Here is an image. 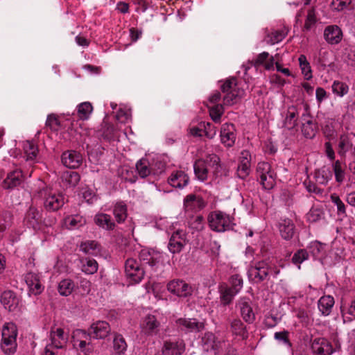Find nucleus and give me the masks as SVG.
I'll list each match as a JSON object with an SVG mask.
<instances>
[{
	"label": "nucleus",
	"mask_w": 355,
	"mask_h": 355,
	"mask_svg": "<svg viewBox=\"0 0 355 355\" xmlns=\"http://www.w3.org/2000/svg\"><path fill=\"white\" fill-rule=\"evenodd\" d=\"M317 21L315 10L314 8L309 9L305 20L304 31H309Z\"/></svg>",
	"instance_id": "obj_61"
},
{
	"label": "nucleus",
	"mask_w": 355,
	"mask_h": 355,
	"mask_svg": "<svg viewBox=\"0 0 355 355\" xmlns=\"http://www.w3.org/2000/svg\"><path fill=\"white\" fill-rule=\"evenodd\" d=\"M110 331L111 328L108 322L98 320L91 324L87 334L83 330H79L78 334H81L82 338H85L90 337L95 339H104L110 334Z\"/></svg>",
	"instance_id": "obj_7"
},
{
	"label": "nucleus",
	"mask_w": 355,
	"mask_h": 355,
	"mask_svg": "<svg viewBox=\"0 0 355 355\" xmlns=\"http://www.w3.org/2000/svg\"><path fill=\"white\" fill-rule=\"evenodd\" d=\"M19 297L12 291H6L1 294V303L10 312H19Z\"/></svg>",
	"instance_id": "obj_17"
},
{
	"label": "nucleus",
	"mask_w": 355,
	"mask_h": 355,
	"mask_svg": "<svg viewBox=\"0 0 355 355\" xmlns=\"http://www.w3.org/2000/svg\"><path fill=\"white\" fill-rule=\"evenodd\" d=\"M194 175L197 180L200 182H205L208 178V168L206 161L202 159L196 160L193 164Z\"/></svg>",
	"instance_id": "obj_35"
},
{
	"label": "nucleus",
	"mask_w": 355,
	"mask_h": 355,
	"mask_svg": "<svg viewBox=\"0 0 355 355\" xmlns=\"http://www.w3.org/2000/svg\"><path fill=\"white\" fill-rule=\"evenodd\" d=\"M168 182L173 187L183 189L189 184V177L183 171H175L168 177Z\"/></svg>",
	"instance_id": "obj_27"
},
{
	"label": "nucleus",
	"mask_w": 355,
	"mask_h": 355,
	"mask_svg": "<svg viewBox=\"0 0 355 355\" xmlns=\"http://www.w3.org/2000/svg\"><path fill=\"white\" fill-rule=\"evenodd\" d=\"M113 350L114 354H125L127 351L128 344L125 338L117 332H113Z\"/></svg>",
	"instance_id": "obj_36"
},
{
	"label": "nucleus",
	"mask_w": 355,
	"mask_h": 355,
	"mask_svg": "<svg viewBox=\"0 0 355 355\" xmlns=\"http://www.w3.org/2000/svg\"><path fill=\"white\" fill-rule=\"evenodd\" d=\"M24 182L23 173L21 169H15L8 173L6 179L1 186L4 189H13L20 186Z\"/></svg>",
	"instance_id": "obj_19"
},
{
	"label": "nucleus",
	"mask_w": 355,
	"mask_h": 355,
	"mask_svg": "<svg viewBox=\"0 0 355 355\" xmlns=\"http://www.w3.org/2000/svg\"><path fill=\"white\" fill-rule=\"evenodd\" d=\"M166 287L168 292L182 298L191 296L193 292V288L189 284L179 279L170 281Z\"/></svg>",
	"instance_id": "obj_11"
},
{
	"label": "nucleus",
	"mask_w": 355,
	"mask_h": 355,
	"mask_svg": "<svg viewBox=\"0 0 355 355\" xmlns=\"http://www.w3.org/2000/svg\"><path fill=\"white\" fill-rule=\"evenodd\" d=\"M230 286L228 288L234 291V293H239L243 286L242 277L239 274L233 275L230 278Z\"/></svg>",
	"instance_id": "obj_57"
},
{
	"label": "nucleus",
	"mask_w": 355,
	"mask_h": 355,
	"mask_svg": "<svg viewBox=\"0 0 355 355\" xmlns=\"http://www.w3.org/2000/svg\"><path fill=\"white\" fill-rule=\"evenodd\" d=\"M209 115L215 123H218L224 112L223 105L222 104H216L209 107Z\"/></svg>",
	"instance_id": "obj_59"
},
{
	"label": "nucleus",
	"mask_w": 355,
	"mask_h": 355,
	"mask_svg": "<svg viewBox=\"0 0 355 355\" xmlns=\"http://www.w3.org/2000/svg\"><path fill=\"white\" fill-rule=\"evenodd\" d=\"M248 273L250 281L254 284H260L269 280L270 277L277 278L280 273V269L272 259L267 258L252 262Z\"/></svg>",
	"instance_id": "obj_1"
},
{
	"label": "nucleus",
	"mask_w": 355,
	"mask_h": 355,
	"mask_svg": "<svg viewBox=\"0 0 355 355\" xmlns=\"http://www.w3.org/2000/svg\"><path fill=\"white\" fill-rule=\"evenodd\" d=\"M115 220L118 223H123L128 217V207L126 204L123 202H117L113 206L112 210Z\"/></svg>",
	"instance_id": "obj_37"
},
{
	"label": "nucleus",
	"mask_w": 355,
	"mask_h": 355,
	"mask_svg": "<svg viewBox=\"0 0 355 355\" xmlns=\"http://www.w3.org/2000/svg\"><path fill=\"white\" fill-rule=\"evenodd\" d=\"M223 345H225V340L218 339L214 334L210 331L205 332L200 340V346L203 351L213 352L215 355L220 354Z\"/></svg>",
	"instance_id": "obj_9"
},
{
	"label": "nucleus",
	"mask_w": 355,
	"mask_h": 355,
	"mask_svg": "<svg viewBox=\"0 0 355 355\" xmlns=\"http://www.w3.org/2000/svg\"><path fill=\"white\" fill-rule=\"evenodd\" d=\"M278 229L282 238L286 241L292 239L295 232V225L290 218H281Z\"/></svg>",
	"instance_id": "obj_24"
},
{
	"label": "nucleus",
	"mask_w": 355,
	"mask_h": 355,
	"mask_svg": "<svg viewBox=\"0 0 355 355\" xmlns=\"http://www.w3.org/2000/svg\"><path fill=\"white\" fill-rule=\"evenodd\" d=\"M337 152L342 158H345L348 152L355 156V134L350 132L340 135Z\"/></svg>",
	"instance_id": "obj_12"
},
{
	"label": "nucleus",
	"mask_w": 355,
	"mask_h": 355,
	"mask_svg": "<svg viewBox=\"0 0 355 355\" xmlns=\"http://www.w3.org/2000/svg\"><path fill=\"white\" fill-rule=\"evenodd\" d=\"M125 272L129 280L135 284L139 283L144 277L145 272L136 259L130 258L125 262Z\"/></svg>",
	"instance_id": "obj_10"
},
{
	"label": "nucleus",
	"mask_w": 355,
	"mask_h": 355,
	"mask_svg": "<svg viewBox=\"0 0 355 355\" xmlns=\"http://www.w3.org/2000/svg\"><path fill=\"white\" fill-rule=\"evenodd\" d=\"M306 218L309 223H316L324 218V212L322 208L313 206L306 214Z\"/></svg>",
	"instance_id": "obj_46"
},
{
	"label": "nucleus",
	"mask_w": 355,
	"mask_h": 355,
	"mask_svg": "<svg viewBox=\"0 0 355 355\" xmlns=\"http://www.w3.org/2000/svg\"><path fill=\"white\" fill-rule=\"evenodd\" d=\"M95 225L106 231L115 229L116 224L110 215L102 212L97 213L94 217Z\"/></svg>",
	"instance_id": "obj_30"
},
{
	"label": "nucleus",
	"mask_w": 355,
	"mask_h": 355,
	"mask_svg": "<svg viewBox=\"0 0 355 355\" xmlns=\"http://www.w3.org/2000/svg\"><path fill=\"white\" fill-rule=\"evenodd\" d=\"M176 328L182 335L198 333L205 329V324L196 318H180L175 320Z\"/></svg>",
	"instance_id": "obj_6"
},
{
	"label": "nucleus",
	"mask_w": 355,
	"mask_h": 355,
	"mask_svg": "<svg viewBox=\"0 0 355 355\" xmlns=\"http://www.w3.org/2000/svg\"><path fill=\"white\" fill-rule=\"evenodd\" d=\"M12 220V214L10 211H3L0 213V232H3L10 226Z\"/></svg>",
	"instance_id": "obj_58"
},
{
	"label": "nucleus",
	"mask_w": 355,
	"mask_h": 355,
	"mask_svg": "<svg viewBox=\"0 0 355 355\" xmlns=\"http://www.w3.org/2000/svg\"><path fill=\"white\" fill-rule=\"evenodd\" d=\"M324 38L330 44H338L343 38V32L337 25L327 26L324 31Z\"/></svg>",
	"instance_id": "obj_25"
},
{
	"label": "nucleus",
	"mask_w": 355,
	"mask_h": 355,
	"mask_svg": "<svg viewBox=\"0 0 355 355\" xmlns=\"http://www.w3.org/2000/svg\"><path fill=\"white\" fill-rule=\"evenodd\" d=\"M24 223L27 227L33 230L42 229V214L37 208L29 207L25 214Z\"/></svg>",
	"instance_id": "obj_15"
},
{
	"label": "nucleus",
	"mask_w": 355,
	"mask_h": 355,
	"mask_svg": "<svg viewBox=\"0 0 355 355\" xmlns=\"http://www.w3.org/2000/svg\"><path fill=\"white\" fill-rule=\"evenodd\" d=\"M304 108L305 112L301 116L302 121L301 132L306 139H312L316 135L318 126L317 122L313 120V117L309 112V105H305Z\"/></svg>",
	"instance_id": "obj_8"
},
{
	"label": "nucleus",
	"mask_w": 355,
	"mask_h": 355,
	"mask_svg": "<svg viewBox=\"0 0 355 355\" xmlns=\"http://www.w3.org/2000/svg\"><path fill=\"white\" fill-rule=\"evenodd\" d=\"M204 160L206 161L207 166H209L212 168L214 169V173L216 175H218L221 169L220 157L216 154H209Z\"/></svg>",
	"instance_id": "obj_52"
},
{
	"label": "nucleus",
	"mask_w": 355,
	"mask_h": 355,
	"mask_svg": "<svg viewBox=\"0 0 355 355\" xmlns=\"http://www.w3.org/2000/svg\"><path fill=\"white\" fill-rule=\"evenodd\" d=\"M82 271L87 275H93L97 272L98 263L94 259L85 258L81 259Z\"/></svg>",
	"instance_id": "obj_48"
},
{
	"label": "nucleus",
	"mask_w": 355,
	"mask_h": 355,
	"mask_svg": "<svg viewBox=\"0 0 355 355\" xmlns=\"http://www.w3.org/2000/svg\"><path fill=\"white\" fill-rule=\"evenodd\" d=\"M206 205L203 198L195 194H189L184 200V206L187 210L197 211L202 209Z\"/></svg>",
	"instance_id": "obj_32"
},
{
	"label": "nucleus",
	"mask_w": 355,
	"mask_h": 355,
	"mask_svg": "<svg viewBox=\"0 0 355 355\" xmlns=\"http://www.w3.org/2000/svg\"><path fill=\"white\" fill-rule=\"evenodd\" d=\"M236 129L232 123H225L222 125L220 128V141L226 147H232L236 141Z\"/></svg>",
	"instance_id": "obj_18"
},
{
	"label": "nucleus",
	"mask_w": 355,
	"mask_h": 355,
	"mask_svg": "<svg viewBox=\"0 0 355 355\" xmlns=\"http://www.w3.org/2000/svg\"><path fill=\"white\" fill-rule=\"evenodd\" d=\"M220 301L222 305L227 306L232 303L234 297L237 293H234L227 286L219 287Z\"/></svg>",
	"instance_id": "obj_43"
},
{
	"label": "nucleus",
	"mask_w": 355,
	"mask_h": 355,
	"mask_svg": "<svg viewBox=\"0 0 355 355\" xmlns=\"http://www.w3.org/2000/svg\"><path fill=\"white\" fill-rule=\"evenodd\" d=\"M309 258V252L306 249L297 250L292 257L291 262L300 269V264Z\"/></svg>",
	"instance_id": "obj_51"
},
{
	"label": "nucleus",
	"mask_w": 355,
	"mask_h": 355,
	"mask_svg": "<svg viewBox=\"0 0 355 355\" xmlns=\"http://www.w3.org/2000/svg\"><path fill=\"white\" fill-rule=\"evenodd\" d=\"M299 112L296 106H289L284 120V127L288 130L294 129L297 125Z\"/></svg>",
	"instance_id": "obj_33"
},
{
	"label": "nucleus",
	"mask_w": 355,
	"mask_h": 355,
	"mask_svg": "<svg viewBox=\"0 0 355 355\" xmlns=\"http://www.w3.org/2000/svg\"><path fill=\"white\" fill-rule=\"evenodd\" d=\"M101 137L106 141H111L114 137V127L110 124H105L101 130Z\"/></svg>",
	"instance_id": "obj_63"
},
{
	"label": "nucleus",
	"mask_w": 355,
	"mask_h": 355,
	"mask_svg": "<svg viewBox=\"0 0 355 355\" xmlns=\"http://www.w3.org/2000/svg\"><path fill=\"white\" fill-rule=\"evenodd\" d=\"M82 155L76 150H67L62 155V164L69 168H77L83 163Z\"/></svg>",
	"instance_id": "obj_20"
},
{
	"label": "nucleus",
	"mask_w": 355,
	"mask_h": 355,
	"mask_svg": "<svg viewBox=\"0 0 355 355\" xmlns=\"http://www.w3.org/2000/svg\"><path fill=\"white\" fill-rule=\"evenodd\" d=\"M314 178L318 184L326 185L332 178V173L330 169L323 167L315 171Z\"/></svg>",
	"instance_id": "obj_42"
},
{
	"label": "nucleus",
	"mask_w": 355,
	"mask_h": 355,
	"mask_svg": "<svg viewBox=\"0 0 355 355\" xmlns=\"http://www.w3.org/2000/svg\"><path fill=\"white\" fill-rule=\"evenodd\" d=\"M289 331L284 330L282 331L275 332L274 334V338L277 340L279 343H282L286 346L288 349L293 352V344L289 339Z\"/></svg>",
	"instance_id": "obj_53"
},
{
	"label": "nucleus",
	"mask_w": 355,
	"mask_h": 355,
	"mask_svg": "<svg viewBox=\"0 0 355 355\" xmlns=\"http://www.w3.org/2000/svg\"><path fill=\"white\" fill-rule=\"evenodd\" d=\"M74 288V283L70 279H62L58 284V290L62 296L69 295Z\"/></svg>",
	"instance_id": "obj_50"
},
{
	"label": "nucleus",
	"mask_w": 355,
	"mask_h": 355,
	"mask_svg": "<svg viewBox=\"0 0 355 355\" xmlns=\"http://www.w3.org/2000/svg\"><path fill=\"white\" fill-rule=\"evenodd\" d=\"M259 183L265 190H270L275 185V173L272 174L265 175L257 178Z\"/></svg>",
	"instance_id": "obj_55"
},
{
	"label": "nucleus",
	"mask_w": 355,
	"mask_h": 355,
	"mask_svg": "<svg viewBox=\"0 0 355 355\" xmlns=\"http://www.w3.org/2000/svg\"><path fill=\"white\" fill-rule=\"evenodd\" d=\"M141 331L146 336H154L158 334L160 322L153 315H146L141 324Z\"/></svg>",
	"instance_id": "obj_21"
},
{
	"label": "nucleus",
	"mask_w": 355,
	"mask_h": 355,
	"mask_svg": "<svg viewBox=\"0 0 355 355\" xmlns=\"http://www.w3.org/2000/svg\"><path fill=\"white\" fill-rule=\"evenodd\" d=\"M87 223L86 218L79 214L69 216L64 218V225L69 230L78 229Z\"/></svg>",
	"instance_id": "obj_38"
},
{
	"label": "nucleus",
	"mask_w": 355,
	"mask_h": 355,
	"mask_svg": "<svg viewBox=\"0 0 355 355\" xmlns=\"http://www.w3.org/2000/svg\"><path fill=\"white\" fill-rule=\"evenodd\" d=\"M37 195L42 200L44 209L49 212H55L59 210L65 203L63 194L56 192L51 187H40Z\"/></svg>",
	"instance_id": "obj_2"
},
{
	"label": "nucleus",
	"mask_w": 355,
	"mask_h": 355,
	"mask_svg": "<svg viewBox=\"0 0 355 355\" xmlns=\"http://www.w3.org/2000/svg\"><path fill=\"white\" fill-rule=\"evenodd\" d=\"M230 332L234 336L245 340L248 338L249 333L246 325L239 318H234L230 322Z\"/></svg>",
	"instance_id": "obj_29"
},
{
	"label": "nucleus",
	"mask_w": 355,
	"mask_h": 355,
	"mask_svg": "<svg viewBox=\"0 0 355 355\" xmlns=\"http://www.w3.org/2000/svg\"><path fill=\"white\" fill-rule=\"evenodd\" d=\"M23 149L26 157V160L33 161L36 159L38 148L37 145L30 141H26L23 144Z\"/></svg>",
	"instance_id": "obj_45"
},
{
	"label": "nucleus",
	"mask_w": 355,
	"mask_h": 355,
	"mask_svg": "<svg viewBox=\"0 0 355 355\" xmlns=\"http://www.w3.org/2000/svg\"><path fill=\"white\" fill-rule=\"evenodd\" d=\"M80 250L85 254L96 255L101 251V246L95 241H87L80 244Z\"/></svg>",
	"instance_id": "obj_44"
},
{
	"label": "nucleus",
	"mask_w": 355,
	"mask_h": 355,
	"mask_svg": "<svg viewBox=\"0 0 355 355\" xmlns=\"http://www.w3.org/2000/svg\"><path fill=\"white\" fill-rule=\"evenodd\" d=\"M240 313L243 320L248 324H252L256 319L255 314L249 299L242 298L239 302Z\"/></svg>",
	"instance_id": "obj_26"
},
{
	"label": "nucleus",
	"mask_w": 355,
	"mask_h": 355,
	"mask_svg": "<svg viewBox=\"0 0 355 355\" xmlns=\"http://www.w3.org/2000/svg\"><path fill=\"white\" fill-rule=\"evenodd\" d=\"M288 30L286 27L274 30L267 35L266 42L270 44H275L282 41L287 35Z\"/></svg>",
	"instance_id": "obj_41"
},
{
	"label": "nucleus",
	"mask_w": 355,
	"mask_h": 355,
	"mask_svg": "<svg viewBox=\"0 0 355 355\" xmlns=\"http://www.w3.org/2000/svg\"><path fill=\"white\" fill-rule=\"evenodd\" d=\"M333 171L335 175L336 181L340 184L345 178V172L342 167V163L340 160H336L332 164Z\"/></svg>",
	"instance_id": "obj_56"
},
{
	"label": "nucleus",
	"mask_w": 355,
	"mask_h": 355,
	"mask_svg": "<svg viewBox=\"0 0 355 355\" xmlns=\"http://www.w3.org/2000/svg\"><path fill=\"white\" fill-rule=\"evenodd\" d=\"M186 349L182 339L168 340L164 342L162 352L163 355H182Z\"/></svg>",
	"instance_id": "obj_16"
},
{
	"label": "nucleus",
	"mask_w": 355,
	"mask_h": 355,
	"mask_svg": "<svg viewBox=\"0 0 355 355\" xmlns=\"http://www.w3.org/2000/svg\"><path fill=\"white\" fill-rule=\"evenodd\" d=\"M46 125L52 131H58L60 128V121L55 114H51L47 116Z\"/></svg>",
	"instance_id": "obj_64"
},
{
	"label": "nucleus",
	"mask_w": 355,
	"mask_h": 355,
	"mask_svg": "<svg viewBox=\"0 0 355 355\" xmlns=\"http://www.w3.org/2000/svg\"><path fill=\"white\" fill-rule=\"evenodd\" d=\"M17 329L12 322L5 323L1 330V349L5 354H13L17 349Z\"/></svg>",
	"instance_id": "obj_4"
},
{
	"label": "nucleus",
	"mask_w": 355,
	"mask_h": 355,
	"mask_svg": "<svg viewBox=\"0 0 355 355\" xmlns=\"http://www.w3.org/2000/svg\"><path fill=\"white\" fill-rule=\"evenodd\" d=\"M93 107L89 102H83L77 106V116L81 120H87L92 112Z\"/></svg>",
	"instance_id": "obj_47"
},
{
	"label": "nucleus",
	"mask_w": 355,
	"mask_h": 355,
	"mask_svg": "<svg viewBox=\"0 0 355 355\" xmlns=\"http://www.w3.org/2000/svg\"><path fill=\"white\" fill-rule=\"evenodd\" d=\"M61 179L65 187H74L79 182L80 177L78 172L67 171L62 174Z\"/></svg>",
	"instance_id": "obj_40"
},
{
	"label": "nucleus",
	"mask_w": 355,
	"mask_h": 355,
	"mask_svg": "<svg viewBox=\"0 0 355 355\" xmlns=\"http://www.w3.org/2000/svg\"><path fill=\"white\" fill-rule=\"evenodd\" d=\"M242 157L237 168V177L244 180L250 171V155L248 151L242 152Z\"/></svg>",
	"instance_id": "obj_34"
},
{
	"label": "nucleus",
	"mask_w": 355,
	"mask_h": 355,
	"mask_svg": "<svg viewBox=\"0 0 355 355\" xmlns=\"http://www.w3.org/2000/svg\"><path fill=\"white\" fill-rule=\"evenodd\" d=\"M311 349L313 355H331L334 352L331 342L323 337L312 340Z\"/></svg>",
	"instance_id": "obj_13"
},
{
	"label": "nucleus",
	"mask_w": 355,
	"mask_h": 355,
	"mask_svg": "<svg viewBox=\"0 0 355 355\" xmlns=\"http://www.w3.org/2000/svg\"><path fill=\"white\" fill-rule=\"evenodd\" d=\"M184 236V234L179 230L171 235L168 244V249L171 253L176 254L182 250L185 245Z\"/></svg>",
	"instance_id": "obj_23"
},
{
	"label": "nucleus",
	"mask_w": 355,
	"mask_h": 355,
	"mask_svg": "<svg viewBox=\"0 0 355 355\" xmlns=\"http://www.w3.org/2000/svg\"><path fill=\"white\" fill-rule=\"evenodd\" d=\"M207 221L210 229L216 232L233 230L236 225L233 216L219 210L211 211Z\"/></svg>",
	"instance_id": "obj_3"
},
{
	"label": "nucleus",
	"mask_w": 355,
	"mask_h": 355,
	"mask_svg": "<svg viewBox=\"0 0 355 355\" xmlns=\"http://www.w3.org/2000/svg\"><path fill=\"white\" fill-rule=\"evenodd\" d=\"M220 83V89L225 94L223 98V104L225 105L234 104L236 99L240 98L244 93V91L238 87L237 79L235 77L229 78Z\"/></svg>",
	"instance_id": "obj_5"
},
{
	"label": "nucleus",
	"mask_w": 355,
	"mask_h": 355,
	"mask_svg": "<svg viewBox=\"0 0 355 355\" xmlns=\"http://www.w3.org/2000/svg\"><path fill=\"white\" fill-rule=\"evenodd\" d=\"M340 311L343 318L344 322H351L352 320L351 317L347 315V314L355 318V296L351 301L349 306L347 307L344 306H340Z\"/></svg>",
	"instance_id": "obj_54"
},
{
	"label": "nucleus",
	"mask_w": 355,
	"mask_h": 355,
	"mask_svg": "<svg viewBox=\"0 0 355 355\" xmlns=\"http://www.w3.org/2000/svg\"><path fill=\"white\" fill-rule=\"evenodd\" d=\"M163 253L153 249H143L139 252V260L153 270L163 260Z\"/></svg>",
	"instance_id": "obj_14"
},
{
	"label": "nucleus",
	"mask_w": 355,
	"mask_h": 355,
	"mask_svg": "<svg viewBox=\"0 0 355 355\" xmlns=\"http://www.w3.org/2000/svg\"><path fill=\"white\" fill-rule=\"evenodd\" d=\"M159 164L161 165L159 171H155L148 159L141 158L136 163V170L141 178H145L151 174L155 175L158 173L163 172L164 171V165L161 162Z\"/></svg>",
	"instance_id": "obj_22"
},
{
	"label": "nucleus",
	"mask_w": 355,
	"mask_h": 355,
	"mask_svg": "<svg viewBox=\"0 0 355 355\" xmlns=\"http://www.w3.org/2000/svg\"><path fill=\"white\" fill-rule=\"evenodd\" d=\"M331 202L336 206L337 214L338 216H346V207L340 197L336 193H333L330 196Z\"/></svg>",
	"instance_id": "obj_60"
},
{
	"label": "nucleus",
	"mask_w": 355,
	"mask_h": 355,
	"mask_svg": "<svg viewBox=\"0 0 355 355\" xmlns=\"http://www.w3.org/2000/svg\"><path fill=\"white\" fill-rule=\"evenodd\" d=\"M24 279L26 284L29 288V292L32 294L37 295L42 292L44 287L40 283L39 277L37 274L32 272H28L26 274Z\"/></svg>",
	"instance_id": "obj_31"
},
{
	"label": "nucleus",
	"mask_w": 355,
	"mask_h": 355,
	"mask_svg": "<svg viewBox=\"0 0 355 355\" xmlns=\"http://www.w3.org/2000/svg\"><path fill=\"white\" fill-rule=\"evenodd\" d=\"M332 91L339 96H343L349 91L348 85L343 82L334 81L332 85Z\"/></svg>",
	"instance_id": "obj_62"
},
{
	"label": "nucleus",
	"mask_w": 355,
	"mask_h": 355,
	"mask_svg": "<svg viewBox=\"0 0 355 355\" xmlns=\"http://www.w3.org/2000/svg\"><path fill=\"white\" fill-rule=\"evenodd\" d=\"M325 247L326 244L315 240L309 243L306 250L309 255L311 254L313 259L318 260L322 263L323 259L326 257Z\"/></svg>",
	"instance_id": "obj_28"
},
{
	"label": "nucleus",
	"mask_w": 355,
	"mask_h": 355,
	"mask_svg": "<svg viewBox=\"0 0 355 355\" xmlns=\"http://www.w3.org/2000/svg\"><path fill=\"white\" fill-rule=\"evenodd\" d=\"M334 298L331 295H324L320 298L318 303L319 311L324 315H329L334 304Z\"/></svg>",
	"instance_id": "obj_39"
},
{
	"label": "nucleus",
	"mask_w": 355,
	"mask_h": 355,
	"mask_svg": "<svg viewBox=\"0 0 355 355\" xmlns=\"http://www.w3.org/2000/svg\"><path fill=\"white\" fill-rule=\"evenodd\" d=\"M298 61L302 73L304 76V78L307 80L311 79L313 77L312 71L306 57L302 54L299 56Z\"/></svg>",
	"instance_id": "obj_49"
}]
</instances>
